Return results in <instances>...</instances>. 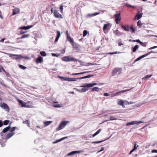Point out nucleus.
Segmentation results:
<instances>
[{
	"mask_svg": "<svg viewBox=\"0 0 157 157\" xmlns=\"http://www.w3.org/2000/svg\"><path fill=\"white\" fill-rule=\"evenodd\" d=\"M68 121H64L61 122L58 127L56 128V131H59L64 128L68 123Z\"/></svg>",
	"mask_w": 157,
	"mask_h": 157,
	"instance_id": "nucleus-1",
	"label": "nucleus"
},
{
	"mask_svg": "<svg viewBox=\"0 0 157 157\" xmlns=\"http://www.w3.org/2000/svg\"><path fill=\"white\" fill-rule=\"evenodd\" d=\"M122 69L121 68H114L112 72V75H119L121 73Z\"/></svg>",
	"mask_w": 157,
	"mask_h": 157,
	"instance_id": "nucleus-2",
	"label": "nucleus"
},
{
	"mask_svg": "<svg viewBox=\"0 0 157 157\" xmlns=\"http://www.w3.org/2000/svg\"><path fill=\"white\" fill-rule=\"evenodd\" d=\"M0 106L1 108L4 109L7 111H9V110L10 109L8 106L5 103H0Z\"/></svg>",
	"mask_w": 157,
	"mask_h": 157,
	"instance_id": "nucleus-3",
	"label": "nucleus"
},
{
	"mask_svg": "<svg viewBox=\"0 0 157 157\" xmlns=\"http://www.w3.org/2000/svg\"><path fill=\"white\" fill-rule=\"evenodd\" d=\"M114 17L115 18V21L117 24L118 23V21H121L120 13H119L118 14H115Z\"/></svg>",
	"mask_w": 157,
	"mask_h": 157,
	"instance_id": "nucleus-4",
	"label": "nucleus"
},
{
	"mask_svg": "<svg viewBox=\"0 0 157 157\" xmlns=\"http://www.w3.org/2000/svg\"><path fill=\"white\" fill-rule=\"evenodd\" d=\"M54 16L56 18H63L62 15L60 14L59 12L57 10H55L54 11Z\"/></svg>",
	"mask_w": 157,
	"mask_h": 157,
	"instance_id": "nucleus-5",
	"label": "nucleus"
},
{
	"mask_svg": "<svg viewBox=\"0 0 157 157\" xmlns=\"http://www.w3.org/2000/svg\"><path fill=\"white\" fill-rule=\"evenodd\" d=\"M143 123V122L141 121H131V122L127 123L126 124V125L127 126H129V125H133V124H138H138L141 123Z\"/></svg>",
	"mask_w": 157,
	"mask_h": 157,
	"instance_id": "nucleus-6",
	"label": "nucleus"
},
{
	"mask_svg": "<svg viewBox=\"0 0 157 157\" xmlns=\"http://www.w3.org/2000/svg\"><path fill=\"white\" fill-rule=\"evenodd\" d=\"M97 84L96 83H85L83 84V85L82 86V87H90L93 86H94L96 85Z\"/></svg>",
	"mask_w": 157,
	"mask_h": 157,
	"instance_id": "nucleus-7",
	"label": "nucleus"
},
{
	"mask_svg": "<svg viewBox=\"0 0 157 157\" xmlns=\"http://www.w3.org/2000/svg\"><path fill=\"white\" fill-rule=\"evenodd\" d=\"M132 88H133V87H132L131 89H127V90H121L120 91H119L118 92H117L116 93H114V96H117V95H120L121 93H124V92H125L129 91L131 89H132Z\"/></svg>",
	"mask_w": 157,
	"mask_h": 157,
	"instance_id": "nucleus-8",
	"label": "nucleus"
},
{
	"mask_svg": "<svg viewBox=\"0 0 157 157\" xmlns=\"http://www.w3.org/2000/svg\"><path fill=\"white\" fill-rule=\"evenodd\" d=\"M18 101L20 105H21L22 107H29V106H26V103L24 102L22 100H19Z\"/></svg>",
	"mask_w": 157,
	"mask_h": 157,
	"instance_id": "nucleus-9",
	"label": "nucleus"
},
{
	"mask_svg": "<svg viewBox=\"0 0 157 157\" xmlns=\"http://www.w3.org/2000/svg\"><path fill=\"white\" fill-rule=\"evenodd\" d=\"M121 27L126 31H129L130 30V28L128 25L124 26L123 25H121Z\"/></svg>",
	"mask_w": 157,
	"mask_h": 157,
	"instance_id": "nucleus-10",
	"label": "nucleus"
},
{
	"mask_svg": "<svg viewBox=\"0 0 157 157\" xmlns=\"http://www.w3.org/2000/svg\"><path fill=\"white\" fill-rule=\"evenodd\" d=\"M11 127L10 126L6 127L5 128L2 130V132H1V134L2 135V133H5L6 132L9 131L10 128Z\"/></svg>",
	"mask_w": 157,
	"mask_h": 157,
	"instance_id": "nucleus-11",
	"label": "nucleus"
},
{
	"mask_svg": "<svg viewBox=\"0 0 157 157\" xmlns=\"http://www.w3.org/2000/svg\"><path fill=\"white\" fill-rule=\"evenodd\" d=\"M33 25H28L26 26H23L22 27H21L20 28V29H25V30H27L29 29L30 28L32 27L33 26Z\"/></svg>",
	"mask_w": 157,
	"mask_h": 157,
	"instance_id": "nucleus-12",
	"label": "nucleus"
},
{
	"mask_svg": "<svg viewBox=\"0 0 157 157\" xmlns=\"http://www.w3.org/2000/svg\"><path fill=\"white\" fill-rule=\"evenodd\" d=\"M14 134V132H10L8 133L6 136V139H8L11 137Z\"/></svg>",
	"mask_w": 157,
	"mask_h": 157,
	"instance_id": "nucleus-13",
	"label": "nucleus"
},
{
	"mask_svg": "<svg viewBox=\"0 0 157 157\" xmlns=\"http://www.w3.org/2000/svg\"><path fill=\"white\" fill-rule=\"evenodd\" d=\"M19 12V10L18 9L15 8L13 10V13L12 15H14L17 14Z\"/></svg>",
	"mask_w": 157,
	"mask_h": 157,
	"instance_id": "nucleus-14",
	"label": "nucleus"
},
{
	"mask_svg": "<svg viewBox=\"0 0 157 157\" xmlns=\"http://www.w3.org/2000/svg\"><path fill=\"white\" fill-rule=\"evenodd\" d=\"M139 13L140 12H139L136 16V18L137 20L140 19L142 15L143 14L142 13H141L140 14H139Z\"/></svg>",
	"mask_w": 157,
	"mask_h": 157,
	"instance_id": "nucleus-15",
	"label": "nucleus"
},
{
	"mask_svg": "<svg viewBox=\"0 0 157 157\" xmlns=\"http://www.w3.org/2000/svg\"><path fill=\"white\" fill-rule=\"evenodd\" d=\"M26 103V105L27 106H29V107H26V108H31L32 107L33 103L32 102L30 101H29L27 102Z\"/></svg>",
	"mask_w": 157,
	"mask_h": 157,
	"instance_id": "nucleus-16",
	"label": "nucleus"
},
{
	"mask_svg": "<svg viewBox=\"0 0 157 157\" xmlns=\"http://www.w3.org/2000/svg\"><path fill=\"white\" fill-rule=\"evenodd\" d=\"M98 13L96 12L93 13L91 14H88L87 15V16L88 17H91L95 16L96 15H98Z\"/></svg>",
	"mask_w": 157,
	"mask_h": 157,
	"instance_id": "nucleus-17",
	"label": "nucleus"
},
{
	"mask_svg": "<svg viewBox=\"0 0 157 157\" xmlns=\"http://www.w3.org/2000/svg\"><path fill=\"white\" fill-rule=\"evenodd\" d=\"M80 152H82V151H72L71 152H70V153H68V155H73V154H74L75 153H80Z\"/></svg>",
	"mask_w": 157,
	"mask_h": 157,
	"instance_id": "nucleus-18",
	"label": "nucleus"
},
{
	"mask_svg": "<svg viewBox=\"0 0 157 157\" xmlns=\"http://www.w3.org/2000/svg\"><path fill=\"white\" fill-rule=\"evenodd\" d=\"M67 138V137H63L59 140H57L56 141H55L53 142V143L54 144H56V143H57L58 142L61 141H62V140H64V139Z\"/></svg>",
	"mask_w": 157,
	"mask_h": 157,
	"instance_id": "nucleus-19",
	"label": "nucleus"
},
{
	"mask_svg": "<svg viewBox=\"0 0 157 157\" xmlns=\"http://www.w3.org/2000/svg\"><path fill=\"white\" fill-rule=\"evenodd\" d=\"M88 90L87 88H82L81 90H77L80 92H84Z\"/></svg>",
	"mask_w": 157,
	"mask_h": 157,
	"instance_id": "nucleus-20",
	"label": "nucleus"
},
{
	"mask_svg": "<svg viewBox=\"0 0 157 157\" xmlns=\"http://www.w3.org/2000/svg\"><path fill=\"white\" fill-rule=\"evenodd\" d=\"M29 34H25L22 36L21 37L18 38V39H22L23 38H27L29 36Z\"/></svg>",
	"mask_w": 157,
	"mask_h": 157,
	"instance_id": "nucleus-21",
	"label": "nucleus"
},
{
	"mask_svg": "<svg viewBox=\"0 0 157 157\" xmlns=\"http://www.w3.org/2000/svg\"><path fill=\"white\" fill-rule=\"evenodd\" d=\"M52 122V121H45L44 122V126H47L49 125Z\"/></svg>",
	"mask_w": 157,
	"mask_h": 157,
	"instance_id": "nucleus-22",
	"label": "nucleus"
},
{
	"mask_svg": "<svg viewBox=\"0 0 157 157\" xmlns=\"http://www.w3.org/2000/svg\"><path fill=\"white\" fill-rule=\"evenodd\" d=\"M109 24L108 23L106 24H105L104 25V26L103 27V30L104 31H105L108 28V26L109 25Z\"/></svg>",
	"mask_w": 157,
	"mask_h": 157,
	"instance_id": "nucleus-23",
	"label": "nucleus"
},
{
	"mask_svg": "<svg viewBox=\"0 0 157 157\" xmlns=\"http://www.w3.org/2000/svg\"><path fill=\"white\" fill-rule=\"evenodd\" d=\"M90 72V71H88L83 72H82L78 73H73V74H72V75H80V74H84L85 73H89Z\"/></svg>",
	"mask_w": 157,
	"mask_h": 157,
	"instance_id": "nucleus-24",
	"label": "nucleus"
},
{
	"mask_svg": "<svg viewBox=\"0 0 157 157\" xmlns=\"http://www.w3.org/2000/svg\"><path fill=\"white\" fill-rule=\"evenodd\" d=\"M67 40L71 43H73L74 42L73 40L70 36H67Z\"/></svg>",
	"mask_w": 157,
	"mask_h": 157,
	"instance_id": "nucleus-25",
	"label": "nucleus"
},
{
	"mask_svg": "<svg viewBox=\"0 0 157 157\" xmlns=\"http://www.w3.org/2000/svg\"><path fill=\"white\" fill-rule=\"evenodd\" d=\"M23 123L24 124H27V126L29 127H30V121L28 120H26L25 121H23Z\"/></svg>",
	"mask_w": 157,
	"mask_h": 157,
	"instance_id": "nucleus-26",
	"label": "nucleus"
},
{
	"mask_svg": "<svg viewBox=\"0 0 157 157\" xmlns=\"http://www.w3.org/2000/svg\"><path fill=\"white\" fill-rule=\"evenodd\" d=\"M124 102L122 100H119L118 102V104L120 105H123Z\"/></svg>",
	"mask_w": 157,
	"mask_h": 157,
	"instance_id": "nucleus-27",
	"label": "nucleus"
},
{
	"mask_svg": "<svg viewBox=\"0 0 157 157\" xmlns=\"http://www.w3.org/2000/svg\"><path fill=\"white\" fill-rule=\"evenodd\" d=\"M139 46L137 45H136L134 48H132V51L133 52H135L136 50L139 48Z\"/></svg>",
	"mask_w": 157,
	"mask_h": 157,
	"instance_id": "nucleus-28",
	"label": "nucleus"
},
{
	"mask_svg": "<svg viewBox=\"0 0 157 157\" xmlns=\"http://www.w3.org/2000/svg\"><path fill=\"white\" fill-rule=\"evenodd\" d=\"M93 76V75H88L87 76H85L82 77L78 78L79 79H84V78H90L92 76Z\"/></svg>",
	"mask_w": 157,
	"mask_h": 157,
	"instance_id": "nucleus-29",
	"label": "nucleus"
},
{
	"mask_svg": "<svg viewBox=\"0 0 157 157\" xmlns=\"http://www.w3.org/2000/svg\"><path fill=\"white\" fill-rule=\"evenodd\" d=\"M114 33L117 35H120L122 34L121 33H120L118 30L114 31Z\"/></svg>",
	"mask_w": 157,
	"mask_h": 157,
	"instance_id": "nucleus-30",
	"label": "nucleus"
},
{
	"mask_svg": "<svg viewBox=\"0 0 157 157\" xmlns=\"http://www.w3.org/2000/svg\"><path fill=\"white\" fill-rule=\"evenodd\" d=\"M152 76V75H147L146 76L143 77L142 78V79L143 80L147 79H148V78H150Z\"/></svg>",
	"mask_w": 157,
	"mask_h": 157,
	"instance_id": "nucleus-31",
	"label": "nucleus"
},
{
	"mask_svg": "<svg viewBox=\"0 0 157 157\" xmlns=\"http://www.w3.org/2000/svg\"><path fill=\"white\" fill-rule=\"evenodd\" d=\"M131 30V31L134 33H135V29L134 28H133V25H132L131 27H130V28H129Z\"/></svg>",
	"mask_w": 157,
	"mask_h": 157,
	"instance_id": "nucleus-32",
	"label": "nucleus"
},
{
	"mask_svg": "<svg viewBox=\"0 0 157 157\" xmlns=\"http://www.w3.org/2000/svg\"><path fill=\"white\" fill-rule=\"evenodd\" d=\"M43 59H36L35 62L37 63H41L43 62Z\"/></svg>",
	"mask_w": 157,
	"mask_h": 157,
	"instance_id": "nucleus-33",
	"label": "nucleus"
},
{
	"mask_svg": "<svg viewBox=\"0 0 157 157\" xmlns=\"http://www.w3.org/2000/svg\"><path fill=\"white\" fill-rule=\"evenodd\" d=\"M133 42H137L139 43H140V44H141V45H143V43L141 41H140L139 40H134L133 41Z\"/></svg>",
	"mask_w": 157,
	"mask_h": 157,
	"instance_id": "nucleus-34",
	"label": "nucleus"
},
{
	"mask_svg": "<svg viewBox=\"0 0 157 157\" xmlns=\"http://www.w3.org/2000/svg\"><path fill=\"white\" fill-rule=\"evenodd\" d=\"M147 56H148V54L147 53L146 54L144 55L140 56V57H138V58H137L136 59H142L144 58V57Z\"/></svg>",
	"mask_w": 157,
	"mask_h": 157,
	"instance_id": "nucleus-35",
	"label": "nucleus"
},
{
	"mask_svg": "<svg viewBox=\"0 0 157 157\" xmlns=\"http://www.w3.org/2000/svg\"><path fill=\"white\" fill-rule=\"evenodd\" d=\"M142 24L141 23V21L140 20H139L137 22V25L138 26L141 28L142 27Z\"/></svg>",
	"mask_w": 157,
	"mask_h": 157,
	"instance_id": "nucleus-36",
	"label": "nucleus"
},
{
	"mask_svg": "<svg viewBox=\"0 0 157 157\" xmlns=\"http://www.w3.org/2000/svg\"><path fill=\"white\" fill-rule=\"evenodd\" d=\"M9 121L8 120H6L4 121L3 124L6 125L9 123Z\"/></svg>",
	"mask_w": 157,
	"mask_h": 157,
	"instance_id": "nucleus-37",
	"label": "nucleus"
},
{
	"mask_svg": "<svg viewBox=\"0 0 157 157\" xmlns=\"http://www.w3.org/2000/svg\"><path fill=\"white\" fill-rule=\"evenodd\" d=\"M72 45L74 48H77V45L74 42V41L73 42V43H71Z\"/></svg>",
	"mask_w": 157,
	"mask_h": 157,
	"instance_id": "nucleus-38",
	"label": "nucleus"
},
{
	"mask_svg": "<svg viewBox=\"0 0 157 157\" xmlns=\"http://www.w3.org/2000/svg\"><path fill=\"white\" fill-rule=\"evenodd\" d=\"M40 54L43 56H46V53L44 51L40 52Z\"/></svg>",
	"mask_w": 157,
	"mask_h": 157,
	"instance_id": "nucleus-39",
	"label": "nucleus"
},
{
	"mask_svg": "<svg viewBox=\"0 0 157 157\" xmlns=\"http://www.w3.org/2000/svg\"><path fill=\"white\" fill-rule=\"evenodd\" d=\"M18 66L21 69H23V70H25L26 68V67H25L22 65L19 64L18 65Z\"/></svg>",
	"mask_w": 157,
	"mask_h": 157,
	"instance_id": "nucleus-40",
	"label": "nucleus"
},
{
	"mask_svg": "<svg viewBox=\"0 0 157 157\" xmlns=\"http://www.w3.org/2000/svg\"><path fill=\"white\" fill-rule=\"evenodd\" d=\"M136 145H137V144L136 143H135L134 144V147L132 149L133 150H134V151L135 150L137 149V147H139L138 145L136 146Z\"/></svg>",
	"mask_w": 157,
	"mask_h": 157,
	"instance_id": "nucleus-41",
	"label": "nucleus"
},
{
	"mask_svg": "<svg viewBox=\"0 0 157 157\" xmlns=\"http://www.w3.org/2000/svg\"><path fill=\"white\" fill-rule=\"evenodd\" d=\"M125 6H126L128 7H132V8H135V6H132L130 5H129V4H128V3H126V4H125Z\"/></svg>",
	"mask_w": 157,
	"mask_h": 157,
	"instance_id": "nucleus-42",
	"label": "nucleus"
},
{
	"mask_svg": "<svg viewBox=\"0 0 157 157\" xmlns=\"http://www.w3.org/2000/svg\"><path fill=\"white\" fill-rule=\"evenodd\" d=\"M57 36L56 37L59 38L60 36V32L59 31L57 30Z\"/></svg>",
	"mask_w": 157,
	"mask_h": 157,
	"instance_id": "nucleus-43",
	"label": "nucleus"
},
{
	"mask_svg": "<svg viewBox=\"0 0 157 157\" xmlns=\"http://www.w3.org/2000/svg\"><path fill=\"white\" fill-rule=\"evenodd\" d=\"M88 32L87 30H84L83 32V36H86Z\"/></svg>",
	"mask_w": 157,
	"mask_h": 157,
	"instance_id": "nucleus-44",
	"label": "nucleus"
},
{
	"mask_svg": "<svg viewBox=\"0 0 157 157\" xmlns=\"http://www.w3.org/2000/svg\"><path fill=\"white\" fill-rule=\"evenodd\" d=\"M64 81H71V78L67 77H65V78L64 79Z\"/></svg>",
	"mask_w": 157,
	"mask_h": 157,
	"instance_id": "nucleus-45",
	"label": "nucleus"
},
{
	"mask_svg": "<svg viewBox=\"0 0 157 157\" xmlns=\"http://www.w3.org/2000/svg\"><path fill=\"white\" fill-rule=\"evenodd\" d=\"M17 128H16V127H13L11 130V132H13L16 129H17Z\"/></svg>",
	"mask_w": 157,
	"mask_h": 157,
	"instance_id": "nucleus-46",
	"label": "nucleus"
},
{
	"mask_svg": "<svg viewBox=\"0 0 157 157\" xmlns=\"http://www.w3.org/2000/svg\"><path fill=\"white\" fill-rule=\"evenodd\" d=\"M62 59H74L73 58H72V57H70V56H66V57H63Z\"/></svg>",
	"mask_w": 157,
	"mask_h": 157,
	"instance_id": "nucleus-47",
	"label": "nucleus"
},
{
	"mask_svg": "<svg viewBox=\"0 0 157 157\" xmlns=\"http://www.w3.org/2000/svg\"><path fill=\"white\" fill-rule=\"evenodd\" d=\"M52 106L53 107H56V108H59L60 107V105L59 104L53 105Z\"/></svg>",
	"mask_w": 157,
	"mask_h": 157,
	"instance_id": "nucleus-48",
	"label": "nucleus"
},
{
	"mask_svg": "<svg viewBox=\"0 0 157 157\" xmlns=\"http://www.w3.org/2000/svg\"><path fill=\"white\" fill-rule=\"evenodd\" d=\"M63 61L67 62H69L71 61H75L77 59H63Z\"/></svg>",
	"mask_w": 157,
	"mask_h": 157,
	"instance_id": "nucleus-49",
	"label": "nucleus"
},
{
	"mask_svg": "<svg viewBox=\"0 0 157 157\" xmlns=\"http://www.w3.org/2000/svg\"><path fill=\"white\" fill-rule=\"evenodd\" d=\"M98 89V87H94L92 88V91H97V90Z\"/></svg>",
	"mask_w": 157,
	"mask_h": 157,
	"instance_id": "nucleus-50",
	"label": "nucleus"
},
{
	"mask_svg": "<svg viewBox=\"0 0 157 157\" xmlns=\"http://www.w3.org/2000/svg\"><path fill=\"white\" fill-rule=\"evenodd\" d=\"M116 119V118L114 116H112L110 117V120H115Z\"/></svg>",
	"mask_w": 157,
	"mask_h": 157,
	"instance_id": "nucleus-51",
	"label": "nucleus"
},
{
	"mask_svg": "<svg viewBox=\"0 0 157 157\" xmlns=\"http://www.w3.org/2000/svg\"><path fill=\"white\" fill-rule=\"evenodd\" d=\"M52 56H56L58 57L59 56V55L57 54H55V53H52Z\"/></svg>",
	"mask_w": 157,
	"mask_h": 157,
	"instance_id": "nucleus-52",
	"label": "nucleus"
},
{
	"mask_svg": "<svg viewBox=\"0 0 157 157\" xmlns=\"http://www.w3.org/2000/svg\"><path fill=\"white\" fill-rule=\"evenodd\" d=\"M60 10L61 11V12H63V5H61L60 6Z\"/></svg>",
	"mask_w": 157,
	"mask_h": 157,
	"instance_id": "nucleus-53",
	"label": "nucleus"
},
{
	"mask_svg": "<svg viewBox=\"0 0 157 157\" xmlns=\"http://www.w3.org/2000/svg\"><path fill=\"white\" fill-rule=\"evenodd\" d=\"M98 134V131H97L96 133H95L94 134H93L92 135V136L93 137H94L95 136H96V135H97Z\"/></svg>",
	"mask_w": 157,
	"mask_h": 157,
	"instance_id": "nucleus-54",
	"label": "nucleus"
},
{
	"mask_svg": "<svg viewBox=\"0 0 157 157\" xmlns=\"http://www.w3.org/2000/svg\"><path fill=\"white\" fill-rule=\"evenodd\" d=\"M71 81H75L77 80V78H71Z\"/></svg>",
	"mask_w": 157,
	"mask_h": 157,
	"instance_id": "nucleus-55",
	"label": "nucleus"
},
{
	"mask_svg": "<svg viewBox=\"0 0 157 157\" xmlns=\"http://www.w3.org/2000/svg\"><path fill=\"white\" fill-rule=\"evenodd\" d=\"M58 77L60 78L61 80H64V79L65 78V77H63L61 76H59Z\"/></svg>",
	"mask_w": 157,
	"mask_h": 157,
	"instance_id": "nucleus-56",
	"label": "nucleus"
},
{
	"mask_svg": "<svg viewBox=\"0 0 157 157\" xmlns=\"http://www.w3.org/2000/svg\"><path fill=\"white\" fill-rule=\"evenodd\" d=\"M117 52H114L109 53H107V54H108V55H109V54H117Z\"/></svg>",
	"mask_w": 157,
	"mask_h": 157,
	"instance_id": "nucleus-57",
	"label": "nucleus"
},
{
	"mask_svg": "<svg viewBox=\"0 0 157 157\" xmlns=\"http://www.w3.org/2000/svg\"><path fill=\"white\" fill-rule=\"evenodd\" d=\"M157 48V46H153V47L150 48H149V49L151 50V49H154V48Z\"/></svg>",
	"mask_w": 157,
	"mask_h": 157,
	"instance_id": "nucleus-58",
	"label": "nucleus"
},
{
	"mask_svg": "<svg viewBox=\"0 0 157 157\" xmlns=\"http://www.w3.org/2000/svg\"><path fill=\"white\" fill-rule=\"evenodd\" d=\"M10 56L11 57V58H13V56H18L17 55H13L11 54H10Z\"/></svg>",
	"mask_w": 157,
	"mask_h": 157,
	"instance_id": "nucleus-59",
	"label": "nucleus"
},
{
	"mask_svg": "<svg viewBox=\"0 0 157 157\" xmlns=\"http://www.w3.org/2000/svg\"><path fill=\"white\" fill-rule=\"evenodd\" d=\"M6 75L8 77H9L10 76V74H9V73L7 72L6 71L5 72Z\"/></svg>",
	"mask_w": 157,
	"mask_h": 157,
	"instance_id": "nucleus-60",
	"label": "nucleus"
},
{
	"mask_svg": "<svg viewBox=\"0 0 157 157\" xmlns=\"http://www.w3.org/2000/svg\"><path fill=\"white\" fill-rule=\"evenodd\" d=\"M3 125L2 121L1 120H0V127H1Z\"/></svg>",
	"mask_w": 157,
	"mask_h": 157,
	"instance_id": "nucleus-61",
	"label": "nucleus"
},
{
	"mask_svg": "<svg viewBox=\"0 0 157 157\" xmlns=\"http://www.w3.org/2000/svg\"><path fill=\"white\" fill-rule=\"evenodd\" d=\"M151 152L152 153H157V150H153L151 151Z\"/></svg>",
	"mask_w": 157,
	"mask_h": 157,
	"instance_id": "nucleus-62",
	"label": "nucleus"
},
{
	"mask_svg": "<svg viewBox=\"0 0 157 157\" xmlns=\"http://www.w3.org/2000/svg\"><path fill=\"white\" fill-rule=\"evenodd\" d=\"M104 150V147H101V149L100 150H99V152L103 151Z\"/></svg>",
	"mask_w": 157,
	"mask_h": 157,
	"instance_id": "nucleus-63",
	"label": "nucleus"
},
{
	"mask_svg": "<svg viewBox=\"0 0 157 157\" xmlns=\"http://www.w3.org/2000/svg\"><path fill=\"white\" fill-rule=\"evenodd\" d=\"M59 38H58V37L56 36V39H55V43L57 42L58 41Z\"/></svg>",
	"mask_w": 157,
	"mask_h": 157,
	"instance_id": "nucleus-64",
	"label": "nucleus"
}]
</instances>
